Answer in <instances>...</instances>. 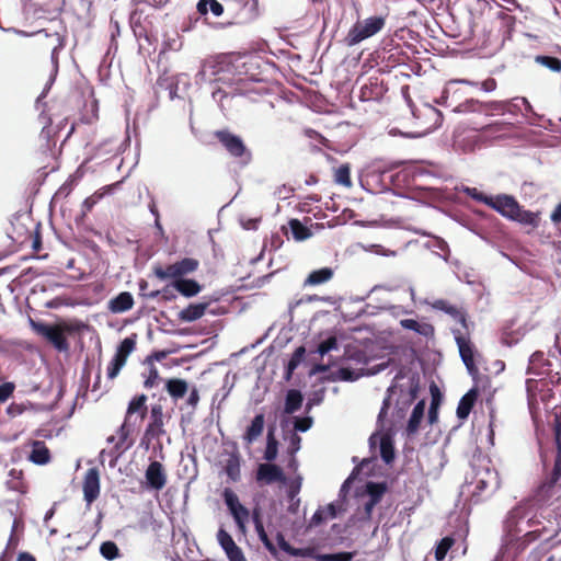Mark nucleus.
I'll return each instance as SVG.
<instances>
[{
	"label": "nucleus",
	"instance_id": "obj_44",
	"mask_svg": "<svg viewBox=\"0 0 561 561\" xmlns=\"http://www.w3.org/2000/svg\"><path fill=\"white\" fill-rule=\"evenodd\" d=\"M334 182L345 187L352 186L351 168L348 163H343L335 170Z\"/></svg>",
	"mask_w": 561,
	"mask_h": 561
},
{
	"label": "nucleus",
	"instance_id": "obj_41",
	"mask_svg": "<svg viewBox=\"0 0 561 561\" xmlns=\"http://www.w3.org/2000/svg\"><path fill=\"white\" fill-rule=\"evenodd\" d=\"M293 237L297 241L307 240L312 236L310 229L305 226L299 219L293 218L288 222Z\"/></svg>",
	"mask_w": 561,
	"mask_h": 561
},
{
	"label": "nucleus",
	"instance_id": "obj_32",
	"mask_svg": "<svg viewBox=\"0 0 561 561\" xmlns=\"http://www.w3.org/2000/svg\"><path fill=\"white\" fill-rule=\"evenodd\" d=\"M388 490L387 482L385 481H367L365 484V494L368 500L379 503Z\"/></svg>",
	"mask_w": 561,
	"mask_h": 561
},
{
	"label": "nucleus",
	"instance_id": "obj_58",
	"mask_svg": "<svg viewBox=\"0 0 561 561\" xmlns=\"http://www.w3.org/2000/svg\"><path fill=\"white\" fill-rule=\"evenodd\" d=\"M302 483V478L300 476L296 477L295 480L290 483L287 495L289 500H294L297 497L300 492Z\"/></svg>",
	"mask_w": 561,
	"mask_h": 561
},
{
	"label": "nucleus",
	"instance_id": "obj_47",
	"mask_svg": "<svg viewBox=\"0 0 561 561\" xmlns=\"http://www.w3.org/2000/svg\"><path fill=\"white\" fill-rule=\"evenodd\" d=\"M454 542L455 540L449 536L442 538L435 547V559L437 561L444 560L447 552L453 547Z\"/></svg>",
	"mask_w": 561,
	"mask_h": 561
},
{
	"label": "nucleus",
	"instance_id": "obj_55",
	"mask_svg": "<svg viewBox=\"0 0 561 561\" xmlns=\"http://www.w3.org/2000/svg\"><path fill=\"white\" fill-rule=\"evenodd\" d=\"M305 355H306V350L304 346H299L297 347L294 353L291 354L289 360L287 362V364H289L290 366H294L295 368H297L301 362L304 360L305 358Z\"/></svg>",
	"mask_w": 561,
	"mask_h": 561
},
{
	"label": "nucleus",
	"instance_id": "obj_34",
	"mask_svg": "<svg viewBox=\"0 0 561 561\" xmlns=\"http://www.w3.org/2000/svg\"><path fill=\"white\" fill-rule=\"evenodd\" d=\"M276 541H277L278 548L291 557L306 558V556H310V551L308 550V547H304V548L293 547L286 540L285 536L282 533H277Z\"/></svg>",
	"mask_w": 561,
	"mask_h": 561
},
{
	"label": "nucleus",
	"instance_id": "obj_12",
	"mask_svg": "<svg viewBox=\"0 0 561 561\" xmlns=\"http://www.w3.org/2000/svg\"><path fill=\"white\" fill-rule=\"evenodd\" d=\"M255 480L263 484H273L275 482L286 483L287 478L283 469L275 463H259L255 472Z\"/></svg>",
	"mask_w": 561,
	"mask_h": 561
},
{
	"label": "nucleus",
	"instance_id": "obj_39",
	"mask_svg": "<svg viewBox=\"0 0 561 561\" xmlns=\"http://www.w3.org/2000/svg\"><path fill=\"white\" fill-rule=\"evenodd\" d=\"M136 347V334H133L130 336L125 337L121 343L118 344L116 352L114 354L115 357L124 359V362H127L128 356L131 354V352Z\"/></svg>",
	"mask_w": 561,
	"mask_h": 561
},
{
	"label": "nucleus",
	"instance_id": "obj_10",
	"mask_svg": "<svg viewBox=\"0 0 561 561\" xmlns=\"http://www.w3.org/2000/svg\"><path fill=\"white\" fill-rule=\"evenodd\" d=\"M454 334L460 358L465 364L469 375L472 376V378H476V376L478 375V367L474 363V346L459 331H454Z\"/></svg>",
	"mask_w": 561,
	"mask_h": 561
},
{
	"label": "nucleus",
	"instance_id": "obj_6",
	"mask_svg": "<svg viewBox=\"0 0 561 561\" xmlns=\"http://www.w3.org/2000/svg\"><path fill=\"white\" fill-rule=\"evenodd\" d=\"M221 496H222L224 503H225L229 514L233 518L238 529L242 534H245L247 524H248L249 517H250V511L243 504H241L238 495L236 494V492L232 489L225 488Z\"/></svg>",
	"mask_w": 561,
	"mask_h": 561
},
{
	"label": "nucleus",
	"instance_id": "obj_43",
	"mask_svg": "<svg viewBox=\"0 0 561 561\" xmlns=\"http://www.w3.org/2000/svg\"><path fill=\"white\" fill-rule=\"evenodd\" d=\"M278 455V442L274 436L273 430H268L266 437V447L264 451V459L267 462H272L277 458Z\"/></svg>",
	"mask_w": 561,
	"mask_h": 561
},
{
	"label": "nucleus",
	"instance_id": "obj_27",
	"mask_svg": "<svg viewBox=\"0 0 561 561\" xmlns=\"http://www.w3.org/2000/svg\"><path fill=\"white\" fill-rule=\"evenodd\" d=\"M400 325L405 329L413 331L424 337H431L434 335V327L426 322H419L415 319H402Z\"/></svg>",
	"mask_w": 561,
	"mask_h": 561
},
{
	"label": "nucleus",
	"instance_id": "obj_16",
	"mask_svg": "<svg viewBox=\"0 0 561 561\" xmlns=\"http://www.w3.org/2000/svg\"><path fill=\"white\" fill-rule=\"evenodd\" d=\"M519 207L518 202L511 195L493 197V209L512 220H514Z\"/></svg>",
	"mask_w": 561,
	"mask_h": 561
},
{
	"label": "nucleus",
	"instance_id": "obj_37",
	"mask_svg": "<svg viewBox=\"0 0 561 561\" xmlns=\"http://www.w3.org/2000/svg\"><path fill=\"white\" fill-rule=\"evenodd\" d=\"M196 9L201 15L211 12L217 18L221 16L225 12L224 5L218 0H198Z\"/></svg>",
	"mask_w": 561,
	"mask_h": 561
},
{
	"label": "nucleus",
	"instance_id": "obj_4",
	"mask_svg": "<svg viewBox=\"0 0 561 561\" xmlns=\"http://www.w3.org/2000/svg\"><path fill=\"white\" fill-rule=\"evenodd\" d=\"M199 266V261L194 257H183L165 268L161 265L153 266V275L160 280H179L186 278L185 276L194 273Z\"/></svg>",
	"mask_w": 561,
	"mask_h": 561
},
{
	"label": "nucleus",
	"instance_id": "obj_62",
	"mask_svg": "<svg viewBox=\"0 0 561 561\" xmlns=\"http://www.w3.org/2000/svg\"><path fill=\"white\" fill-rule=\"evenodd\" d=\"M401 92H402V95H403L408 106L410 107L411 114L413 115V117L419 118L420 117L419 110L416 108V106L414 105V103L412 102V100L409 95V87L408 85L402 87Z\"/></svg>",
	"mask_w": 561,
	"mask_h": 561
},
{
	"label": "nucleus",
	"instance_id": "obj_22",
	"mask_svg": "<svg viewBox=\"0 0 561 561\" xmlns=\"http://www.w3.org/2000/svg\"><path fill=\"white\" fill-rule=\"evenodd\" d=\"M134 297L129 291H122L108 301V310L113 313H123L131 309Z\"/></svg>",
	"mask_w": 561,
	"mask_h": 561
},
{
	"label": "nucleus",
	"instance_id": "obj_1",
	"mask_svg": "<svg viewBox=\"0 0 561 561\" xmlns=\"http://www.w3.org/2000/svg\"><path fill=\"white\" fill-rule=\"evenodd\" d=\"M459 113L470 114L469 124L474 131L469 137L472 149L480 148L489 139L491 127V103L468 99L456 107Z\"/></svg>",
	"mask_w": 561,
	"mask_h": 561
},
{
	"label": "nucleus",
	"instance_id": "obj_54",
	"mask_svg": "<svg viewBox=\"0 0 561 561\" xmlns=\"http://www.w3.org/2000/svg\"><path fill=\"white\" fill-rule=\"evenodd\" d=\"M15 385L12 381H5L0 385V403L5 402L14 392Z\"/></svg>",
	"mask_w": 561,
	"mask_h": 561
},
{
	"label": "nucleus",
	"instance_id": "obj_30",
	"mask_svg": "<svg viewBox=\"0 0 561 561\" xmlns=\"http://www.w3.org/2000/svg\"><path fill=\"white\" fill-rule=\"evenodd\" d=\"M432 308L435 310L443 311L453 317L456 321L466 325V317L455 305L449 304L445 299H437L432 304Z\"/></svg>",
	"mask_w": 561,
	"mask_h": 561
},
{
	"label": "nucleus",
	"instance_id": "obj_26",
	"mask_svg": "<svg viewBox=\"0 0 561 561\" xmlns=\"http://www.w3.org/2000/svg\"><path fill=\"white\" fill-rule=\"evenodd\" d=\"M304 403V396L298 389H289L285 394L284 401V413L285 414H294L297 412Z\"/></svg>",
	"mask_w": 561,
	"mask_h": 561
},
{
	"label": "nucleus",
	"instance_id": "obj_19",
	"mask_svg": "<svg viewBox=\"0 0 561 561\" xmlns=\"http://www.w3.org/2000/svg\"><path fill=\"white\" fill-rule=\"evenodd\" d=\"M209 301L192 302L179 312V320L182 322H194L201 319L207 311Z\"/></svg>",
	"mask_w": 561,
	"mask_h": 561
},
{
	"label": "nucleus",
	"instance_id": "obj_29",
	"mask_svg": "<svg viewBox=\"0 0 561 561\" xmlns=\"http://www.w3.org/2000/svg\"><path fill=\"white\" fill-rule=\"evenodd\" d=\"M333 277V270L331 267H321L309 273L304 282V286H317L329 282Z\"/></svg>",
	"mask_w": 561,
	"mask_h": 561
},
{
	"label": "nucleus",
	"instance_id": "obj_36",
	"mask_svg": "<svg viewBox=\"0 0 561 561\" xmlns=\"http://www.w3.org/2000/svg\"><path fill=\"white\" fill-rule=\"evenodd\" d=\"M455 191H456V193L466 194L468 197H470L474 202L483 203L486 206L491 207V195H488V194L481 192L477 187H470V186L460 184V185L455 186Z\"/></svg>",
	"mask_w": 561,
	"mask_h": 561
},
{
	"label": "nucleus",
	"instance_id": "obj_20",
	"mask_svg": "<svg viewBox=\"0 0 561 561\" xmlns=\"http://www.w3.org/2000/svg\"><path fill=\"white\" fill-rule=\"evenodd\" d=\"M425 413V401H419L412 409L410 417L407 423L405 433L408 437L415 435L419 431L421 422Z\"/></svg>",
	"mask_w": 561,
	"mask_h": 561
},
{
	"label": "nucleus",
	"instance_id": "obj_35",
	"mask_svg": "<svg viewBox=\"0 0 561 561\" xmlns=\"http://www.w3.org/2000/svg\"><path fill=\"white\" fill-rule=\"evenodd\" d=\"M276 541H277L278 548L291 557L306 558V556H310V551L308 550V547H304V548L293 547L286 540L285 536L282 533H277Z\"/></svg>",
	"mask_w": 561,
	"mask_h": 561
},
{
	"label": "nucleus",
	"instance_id": "obj_15",
	"mask_svg": "<svg viewBox=\"0 0 561 561\" xmlns=\"http://www.w3.org/2000/svg\"><path fill=\"white\" fill-rule=\"evenodd\" d=\"M257 15H259L257 1L256 0H251L250 2L245 1L242 4V7L240 8V10L238 12H236L232 21H229L228 23H226L225 26L245 25V24L253 22L257 18Z\"/></svg>",
	"mask_w": 561,
	"mask_h": 561
},
{
	"label": "nucleus",
	"instance_id": "obj_52",
	"mask_svg": "<svg viewBox=\"0 0 561 561\" xmlns=\"http://www.w3.org/2000/svg\"><path fill=\"white\" fill-rule=\"evenodd\" d=\"M125 364L126 362H124V359L113 356L107 366V377L110 379H114L116 376H118L119 371L125 366Z\"/></svg>",
	"mask_w": 561,
	"mask_h": 561
},
{
	"label": "nucleus",
	"instance_id": "obj_18",
	"mask_svg": "<svg viewBox=\"0 0 561 561\" xmlns=\"http://www.w3.org/2000/svg\"><path fill=\"white\" fill-rule=\"evenodd\" d=\"M170 286L185 298H193L203 289V286L194 278L171 280Z\"/></svg>",
	"mask_w": 561,
	"mask_h": 561
},
{
	"label": "nucleus",
	"instance_id": "obj_59",
	"mask_svg": "<svg viewBox=\"0 0 561 561\" xmlns=\"http://www.w3.org/2000/svg\"><path fill=\"white\" fill-rule=\"evenodd\" d=\"M325 511L322 507H319L312 515L309 527H317L321 525L327 519Z\"/></svg>",
	"mask_w": 561,
	"mask_h": 561
},
{
	"label": "nucleus",
	"instance_id": "obj_21",
	"mask_svg": "<svg viewBox=\"0 0 561 561\" xmlns=\"http://www.w3.org/2000/svg\"><path fill=\"white\" fill-rule=\"evenodd\" d=\"M308 550L310 551V556H306V558L314 559L316 561H352L356 556V551L318 553L313 547H308Z\"/></svg>",
	"mask_w": 561,
	"mask_h": 561
},
{
	"label": "nucleus",
	"instance_id": "obj_11",
	"mask_svg": "<svg viewBox=\"0 0 561 561\" xmlns=\"http://www.w3.org/2000/svg\"><path fill=\"white\" fill-rule=\"evenodd\" d=\"M379 446L380 458L386 465H391L396 459L394 443L390 435L374 433L369 437V447Z\"/></svg>",
	"mask_w": 561,
	"mask_h": 561
},
{
	"label": "nucleus",
	"instance_id": "obj_25",
	"mask_svg": "<svg viewBox=\"0 0 561 561\" xmlns=\"http://www.w3.org/2000/svg\"><path fill=\"white\" fill-rule=\"evenodd\" d=\"M264 414L257 413L252 419L250 425L247 427L243 439L247 444H252L262 434L264 430Z\"/></svg>",
	"mask_w": 561,
	"mask_h": 561
},
{
	"label": "nucleus",
	"instance_id": "obj_49",
	"mask_svg": "<svg viewBox=\"0 0 561 561\" xmlns=\"http://www.w3.org/2000/svg\"><path fill=\"white\" fill-rule=\"evenodd\" d=\"M536 62L549 68L550 70L554 72L561 71V59L552 56H536L535 58Z\"/></svg>",
	"mask_w": 561,
	"mask_h": 561
},
{
	"label": "nucleus",
	"instance_id": "obj_64",
	"mask_svg": "<svg viewBox=\"0 0 561 561\" xmlns=\"http://www.w3.org/2000/svg\"><path fill=\"white\" fill-rule=\"evenodd\" d=\"M229 561H247L240 547L236 546L231 550L225 552Z\"/></svg>",
	"mask_w": 561,
	"mask_h": 561
},
{
	"label": "nucleus",
	"instance_id": "obj_56",
	"mask_svg": "<svg viewBox=\"0 0 561 561\" xmlns=\"http://www.w3.org/2000/svg\"><path fill=\"white\" fill-rule=\"evenodd\" d=\"M260 541L263 543L264 548L274 557L276 558L277 554H278V551L275 547V545L272 542V540L270 539L268 535L266 534V531H263V533H260V535H257Z\"/></svg>",
	"mask_w": 561,
	"mask_h": 561
},
{
	"label": "nucleus",
	"instance_id": "obj_7",
	"mask_svg": "<svg viewBox=\"0 0 561 561\" xmlns=\"http://www.w3.org/2000/svg\"><path fill=\"white\" fill-rule=\"evenodd\" d=\"M147 396L141 393L135 396L128 403L126 415L124 419L123 424L117 430V435L121 436L122 442H126L129 437L130 433L133 432L131 428V416L135 413H138L140 416V420H142L147 414Z\"/></svg>",
	"mask_w": 561,
	"mask_h": 561
},
{
	"label": "nucleus",
	"instance_id": "obj_57",
	"mask_svg": "<svg viewBox=\"0 0 561 561\" xmlns=\"http://www.w3.org/2000/svg\"><path fill=\"white\" fill-rule=\"evenodd\" d=\"M260 541L263 543L264 548L274 557L276 558L277 554H278V551L275 547V545L272 542V540L270 539L268 535L266 534V531H263V533H260V535H257Z\"/></svg>",
	"mask_w": 561,
	"mask_h": 561
},
{
	"label": "nucleus",
	"instance_id": "obj_42",
	"mask_svg": "<svg viewBox=\"0 0 561 561\" xmlns=\"http://www.w3.org/2000/svg\"><path fill=\"white\" fill-rule=\"evenodd\" d=\"M515 221H518L522 225L529 226L531 228H537L540 222L539 213H533L530 210H525L519 207L515 218Z\"/></svg>",
	"mask_w": 561,
	"mask_h": 561
},
{
	"label": "nucleus",
	"instance_id": "obj_8",
	"mask_svg": "<svg viewBox=\"0 0 561 561\" xmlns=\"http://www.w3.org/2000/svg\"><path fill=\"white\" fill-rule=\"evenodd\" d=\"M30 324L32 329L41 336H43L47 342H49L57 351L59 352H68L69 351V342L66 335L59 332L55 327L42 322L30 319Z\"/></svg>",
	"mask_w": 561,
	"mask_h": 561
},
{
	"label": "nucleus",
	"instance_id": "obj_45",
	"mask_svg": "<svg viewBox=\"0 0 561 561\" xmlns=\"http://www.w3.org/2000/svg\"><path fill=\"white\" fill-rule=\"evenodd\" d=\"M362 376H365L363 369L359 373L352 367L342 366L336 370V377L342 381H356Z\"/></svg>",
	"mask_w": 561,
	"mask_h": 561
},
{
	"label": "nucleus",
	"instance_id": "obj_3",
	"mask_svg": "<svg viewBox=\"0 0 561 561\" xmlns=\"http://www.w3.org/2000/svg\"><path fill=\"white\" fill-rule=\"evenodd\" d=\"M215 137L225 147L229 154L239 159L241 167H247L252 161V153L244 145L242 138L227 129L217 130Z\"/></svg>",
	"mask_w": 561,
	"mask_h": 561
},
{
	"label": "nucleus",
	"instance_id": "obj_9",
	"mask_svg": "<svg viewBox=\"0 0 561 561\" xmlns=\"http://www.w3.org/2000/svg\"><path fill=\"white\" fill-rule=\"evenodd\" d=\"M165 434L163 430V408L161 404H153L150 409V422L147 425L141 444L149 445L153 438H159Z\"/></svg>",
	"mask_w": 561,
	"mask_h": 561
},
{
	"label": "nucleus",
	"instance_id": "obj_33",
	"mask_svg": "<svg viewBox=\"0 0 561 561\" xmlns=\"http://www.w3.org/2000/svg\"><path fill=\"white\" fill-rule=\"evenodd\" d=\"M276 541H277L278 548L291 557L306 558V556H310V551L308 550V547H304V548L293 547L286 540L285 536L282 533H277Z\"/></svg>",
	"mask_w": 561,
	"mask_h": 561
},
{
	"label": "nucleus",
	"instance_id": "obj_63",
	"mask_svg": "<svg viewBox=\"0 0 561 561\" xmlns=\"http://www.w3.org/2000/svg\"><path fill=\"white\" fill-rule=\"evenodd\" d=\"M158 379H160L158 369L153 365H150L149 375L144 382V387L148 389L152 388Z\"/></svg>",
	"mask_w": 561,
	"mask_h": 561
},
{
	"label": "nucleus",
	"instance_id": "obj_50",
	"mask_svg": "<svg viewBox=\"0 0 561 561\" xmlns=\"http://www.w3.org/2000/svg\"><path fill=\"white\" fill-rule=\"evenodd\" d=\"M217 540H218L219 546L222 548V550L225 552L228 550H231L232 548H234L237 546L232 536L228 531H226L222 527L219 528V530L217 533Z\"/></svg>",
	"mask_w": 561,
	"mask_h": 561
},
{
	"label": "nucleus",
	"instance_id": "obj_23",
	"mask_svg": "<svg viewBox=\"0 0 561 561\" xmlns=\"http://www.w3.org/2000/svg\"><path fill=\"white\" fill-rule=\"evenodd\" d=\"M124 443L125 442L121 440V436H118V440L112 449H110V450L102 449L99 455L101 463L104 462L105 456H107V457H110V467L111 468L116 467L117 461L121 458V456L126 450H128L133 445V442H129L126 446H123Z\"/></svg>",
	"mask_w": 561,
	"mask_h": 561
},
{
	"label": "nucleus",
	"instance_id": "obj_48",
	"mask_svg": "<svg viewBox=\"0 0 561 561\" xmlns=\"http://www.w3.org/2000/svg\"><path fill=\"white\" fill-rule=\"evenodd\" d=\"M60 49H61V45H58V46L54 47L53 50H51L50 59H51V64H53V68H54L53 69V75H51V77L49 79V82L46 84L45 89L43 90L42 94L37 98V101H41V99L46 96V93L50 89V84L54 81L55 76L57 75V71H58V54H59Z\"/></svg>",
	"mask_w": 561,
	"mask_h": 561
},
{
	"label": "nucleus",
	"instance_id": "obj_51",
	"mask_svg": "<svg viewBox=\"0 0 561 561\" xmlns=\"http://www.w3.org/2000/svg\"><path fill=\"white\" fill-rule=\"evenodd\" d=\"M313 419L310 415L296 416L294 420V428L296 432L305 433L311 428Z\"/></svg>",
	"mask_w": 561,
	"mask_h": 561
},
{
	"label": "nucleus",
	"instance_id": "obj_17",
	"mask_svg": "<svg viewBox=\"0 0 561 561\" xmlns=\"http://www.w3.org/2000/svg\"><path fill=\"white\" fill-rule=\"evenodd\" d=\"M478 397L479 389L477 387H472L460 398L456 410V415L459 421L463 422L468 419L478 400Z\"/></svg>",
	"mask_w": 561,
	"mask_h": 561
},
{
	"label": "nucleus",
	"instance_id": "obj_31",
	"mask_svg": "<svg viewBox=\"0 0 561 561\" xmlns=\"http://www.w3.org/2000/svg\"><path fill=\"white\" fill-rule=\"evenodd\" d=\"M165 390L174 400L183 398L187 390L188 385L186 380L181 378H170L165 381Z\"/></svg>",
	"mask_w": 561,
	"mask_h": 561
},
{
	"label": "nucleus",
	"instance_id": "obj_13",
	"mask_svg": "<svg viewBox=\"0 0 561 561\" xmlns=\"http://www.w3.org/2000/svg\"><path fill=\"white\" fill-rule=\"evenodd\" d=\"M147 488L160 491L167 483V474L161 462L154 460L149 463L145 472Z\"/></svg>",
	"mask_w": 561,
	"mask_h": 561
},
{
	"label": "nucleus",
	"instance_id": "obj_40",
	"mask_svg": "<svg viewBox=\"0 0 561 561\" xmlns=\"http://www.w3.org/2000/svg\"><path fill=\"white\" fill-rule=\"evenodd\" d=\"M496 20L501 24V31L504 36L510 35L514 25H515V16L510 14L506 9L500 8L495 13Z\"/></svg>",
	"mask_w": 561,
	"mask_h": 561
},
{
	"label": "nucleus",
	"instance_id": "obj_14",
	"mask_svg": "<svg viewBox=\"0 0 561 561\" xmlns=\"http://www.w3.org/2000/svg\"><path fill=\"white\" fill-rule=\"evenodd\" d=\"M83 495L88 504L93 503L100 495V473L96 468H90L84 476Z\"/></svg>",
	"mask_w": 561,
	"mask_h": 561
},
{
	"label": "nucleus",
	"instance_id": "obj_24",
	"mask_svg": "<svg viewBox=\"0 0 561 561\" xmlns=\"http://www.w3.org/2000/svg\"><path fill=\"white\" fill-rule=\"evenodd\" d=\"M28 460L35 465L44 466L50 460V451L42 440H35L32 444V450Z\"/></svg>",
	"mask_w": 561,
	"mask_h": 561
},
{
	"label": "nucleus",
	"instance_id": "obj_60",
	"mask_svg": "<svg viewBox=\"0 0 561 561\" xmlns=\"http://www.w3.org/2000/svg\"><path fill=\"white\" fill-rule=\"evenodd\" d=\"M489 481L484 478H480L476 481L474 490L472 491V497L474 502H478V496L488 489Z\"/></svg>",
	"mask_w": 561,
	"mask_h": 561
},
{
	"label": "nucleus",
	"instance_id": "obj_53",
	"mask_svg": "<svg viewBox=\"0 0 561 561\" xmlns=\"http://www.w3.org/2000/svg\"><path fill=\"white\" fill-rule=\"evenodd\" d=\"M336 347H337V343L334 339H327L319 343V345L317 347V353L320 356H324Z\"/></svg>",
	"mask_w": 561,
	"mask_h": 561
},
{
	"label": "nucleus",
	"instance_id": "obj_2",
	"mask_svg": "<svg viewBox=\"0 0 561 561\" xmlns=\"http://www.w3.org/2000/svg\"><path fill=\"white\" fill-rule=\"evenodd\" d=\"M552 431L557 454L550 476L538 486L536 496L539 501H548L561 489V412L553 414Z\"/></svg>",
	"mask_w": 561,
	"mask_h": 561
},
{
	"label": "nucleus",
	"instance_id": "obj_46",
	"mask_svg": "<svg viewBox=\"0 0 561 561\" xmlns=\"http://www.w3.org/2000/svg\"><path fill=\"white\" fill-rule=\"evenodd\" d=\"M100 553L104 559L112 561L119 557V549L114 541L107 540L101 543Z\"/></svg>",
	"mask_w": 561,
	"mask_h": 561
},
{
	"label": "nucleus",
	"instance_id": "obj_28",
	"mask_svg": "<svg viewBox=\"0 0 561 561\" xmlns=\"http://www.w3.org/2000/svg\"><path fill=\"white\" fill-rule=\"evenodd\" d=\"M224 470L231 482L240 480V455L237 450L229 455L228 459L225 461Z\"/></svg>",
	"mask_w": 561,
	"mask_h": 561
},
{
	"label": "nucleus",
	"instance_id": "obj_61",
	"mask_svg": "<svg viewBox=\"0 0 561 561\" xmlns=\"http://www.w3.org/2000/svg\"><path fill=\"white\" fill-rule=\"evenodd\" d=\"M389 364H390V360H387V362H382V363H379V364L373 365V366L368 367V368L364 371V375H366V376H375V375H378V374H380L381 371L386 370V369L389 367Z\"/></svg>",
	"mask_w": 561,
	"mask_h": 561
},
{
	"label": "nucleus",
	"instance_id": "obj_38",
	"mask_svg": "<svg viewBox=\"0 0 561 561\" xmlns=\"http://www.w3.org/2000/svg\"><path fill=\"white\" fill-rule=\"evenodd\" d=\"M370 462L369 459H363V461L360 462L359 466H356L354 467V469L352 470V472L350 473V476L344 480V482L342 483L341 488H340V491H339V499L344 501L347 496V494L350 493L351 489H352V484L354 482V480L357 478L359 471L362 470V468L366 465H368Z\"/></svg>",
	"mask_w": 561,
	"mask_h": 561
},
{
	"label": "nucleus",
	"instance_id": "obj_5",
	"mask_svg": "<svg viewBox=\"0 0 561 561\" xmlns=\"http://www.w3.org/2000/svg\"><path fill=\"white\" fill-rule=\"evenodd\" d=\"M385 26L382 16L374 15L365 19L363 22L355 23L345 38L347 46H355L366 38L377 34Z\"/></svg>",
	"mask_w": 561,
	"mask_h": 561
}]
</instances>
